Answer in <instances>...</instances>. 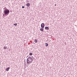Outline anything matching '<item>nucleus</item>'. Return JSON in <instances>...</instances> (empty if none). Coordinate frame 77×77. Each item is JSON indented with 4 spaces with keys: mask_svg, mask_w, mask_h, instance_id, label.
<instances>
[{
    "mask_svg": "<svg viewBox=\"0 0 77 77\" xmlns=\"http://www.w3.org/2000/svg\"><path fill=\"white\" fill-rule=\"evenodd\" d=\"M4 11V14H3V17H5V16H8L9 14L10 11L9 10H8L7 8L5 7L3 9Z\"/></svg>",
    "mask_w": 77,
    "mask_h": 77,
    "instance_id": "1",
    "label": "nucleus"
},
{
    "mask_svg": "<svg viewBox=\"0 0 77 77\" xmlns=\"http://www.w3.org/2000/svg\"><path fill=\"white\" fill-rule=\"evenodd\" d=\"M32 57H29L27 59L26 62L27 63H32Z\"/></svg>",
    "mask_w": 77,
    "mask_h": 77,
    "instance_id": "2",
    "label": "nucleus"
},
{
    "mask_svg": "<svg viewBox=\"0 0 77 77\" xmlns=\"http://www.w3.org/2000/svg\"><path fill=\"white\" fill-rule=\"evenodd\" d=\"M45 25L44 23H42L41 24V27L42 28H44Z\"/></svg>",
    "mask_w": 77,
    "mask_h": 77,
    "instance_id": "3",
    "label": "nucleus"
},
{
    "mask_svg": "<svg viewBox=\"0 0 77 77\" xmlns=\"http://www.w3.org/2000/svg\"><path fill=\"white\" fill-rule=\"evenodd\" d=\"M45 30H49V27H48L46 26L45 27Z\"/></svg>",
    "mask_w": 77,
    "mask_h": 77,
    "instance_id": "4",
    "label": "nucleus"
},
{
    "mask_svg": "<svg viewBox=\"0 0 77 77\" xmlns=\"http://www.w3.org/2000/svg\"><path fill=\"white\" fill-rule=\"evenodd\" d=\"M9 69H10V67H8L6 68L5 69V71H8Z\"/></svg>",
    "mask_w": 77,
    "mask_h": 77,
    "instance_id": "5",
    "label": "nucleus"
},
{
    "mask_svg": "<svg viewBox=\"0 0 77 77\" xmlns=\"http://www.w3.org/2000/svg\"><path fill=\"white\" fill-rule=\"evenodd\" d=\"M40 31H42V32H43V31H44V28H42L40 29Z\"/></svg>",
    "mask_w": 77,
    "mask_h": 77,
    "instance_id": "6",
    "label": "nucleus"
},
{
    "mask_svg": "<svg viewBox=\"0 0 77 77\" xmlns=\"http://www.w3.org/2000/svg\"><path fill=\"white\" fill-rule=\"evenodd\" d=\"M26 6L28 7H29V6H30V3H27L26 5Z\"/></svg>",
    "mask_w": 77,
    "mask_h": 77,
    "instance_id": "7",
    "label": "nucleus"
},
{
    "mask_svg": "<svg viewBox=\"0 0 77 77\" xmlns=\"http://www.w3.org/2000/svg\"><path fill=\"white\" fill-rule=\"evenodd\" d=\"M45 45H46V47H48V43H46L45 44Z\"/></svg>",
    "mask_w": 77,
    "mask_h": 77,
    "instance_id": "8",
    "label": "nucleus"
},
{
    "mask_svg": "<svg viewBox=\"0 0 77 77\" xmlns=\"http://www.w3.org/2000/svg\"><path fill=\"white\" fill-rule=\"evenodd\" d=\"M34 42H35V43H37V42H38V40L36 39H35L34 40Z\"/></svg>",
    "mask_w": 77,
    "mask_h": 77,
    "instance_id": "9",
    "label": "nucleus"
},
{
    "mask_svg": "<svg viewBox=\"0 0 77 77\" xmlns=\"http://www.w3.org/2000/svg\"><path fill=\"white\" fill-rule=\"evenodd\" d=\"M4 49H5V50L6 49V48H7V47L6 46H4Z\"/></svg>",
    "mask_w": 77,
    "mask_h": 77,
    "instance_id": "10",
    "label": "nucleus"
},
{
    "mask_svg": "<svg viewBox=\"0 0 77 77\" xmlns=\"http://www.w3.org/2000/svg\"><path fill=\"white\" fill-rule=\"evenodd\" d=\"M32 54H33L32 53H30L29 54V55H30V56H32Z\"/></svg>",
    "mask_w": 77,
    "mask_h": 77,
    "instance_id": "11",
    "label": "nucleus"
},
{
    "mask_svg": "<svg viewBox=\"0 0 77 77\" xmlns=\"http://www.w3.org/2000/svg\"><path fill=\"white\" fill-rule=\"evenodd\" d=\"M14 26H17V23L14 24Z\"/></svg>",
    "mask_w": 77,
    "mask_h": 77,
    "instance_id": "12",
    "label": "nucleus"
},
{
    "mask_svg": "<svg viewBox=\"0 0 77 77\" xmlns=\"http://www.w3.org/2000/svg\"><path fill=\"white\" fill-rule=\"evenodd\" d=\"M33 60V58L31 57V61H32V62Z\"/></svg>",
    "mask_w": 77,
    "mask_h": 77,
    "instance_id": "13",
    "label": "nucleus"
},
{
    "mask_svg": "<svg viewBox=\"0 0 77 77\" xmlns=\"http://www.w3.org/2000/svg\"><path fill=\"white\" fill-rule=\"evenodd\" d=\"M22 8H24V6H22Z\"/></svg>",
    "mask_w": 77,
    "mask_h": 77,
    "instance_id": "14",
    "label": "nucleus"
},
{
    "mask_svg": "<svg viewBox=\"0 0 77 77\" xmlns=\"http://www.w3.org/2000/svg\"><path fill=\"white\" fill-rule=\"evenodd\" d=\"M24 62H25H25H26V59H24Z\"/></svg>",
    "mask_w": 77,
    "mask_h": 77,
    "instance_id": "15",
    "label": "nucleus"
},
{
    "mask_svg": "<svg viewBox=\"0 0 77 77\" xmlns=\"http://www.w3.org/2000/svg\"><path fill=\"white\" fill-rule=\"evenodd\" d=\"M55 5V6H56V4H55V5Z\"/></svg>",
    "mask_w": 77,
    "mask_h": 77,
    "instance_id": "16",
    "label": "nucleus"
},
{
    "mask_svg": "<svg viewBox=\"0 0 77 77\" xmlns=\"http://www.w3.org/2000/svg\"><path fill=\"white\" fill-rule=\"evenodd\" d=\"M33 58L34 60H35V58H34L33 57Z\"/></svg>",
    "mask_w": 77,
    "mask_h": 77,
    "instance_id": "17",
    "label": "nucleus"
},
{
    "mask_svg": "<svg viewBox=\"0 0 77 77\" xmlns=\"http://www.w3.org/2000/svg\"><path fill=\"white\" fill-rule=\"evenodd\" d=\"M27 57H28L27 56V57H26V58Z\"/></svg>",
    "mask_w": 77,
    "mask_h": 77,
    "instance_id": "18",
    "label": "nucleus"
}]
</instances>
